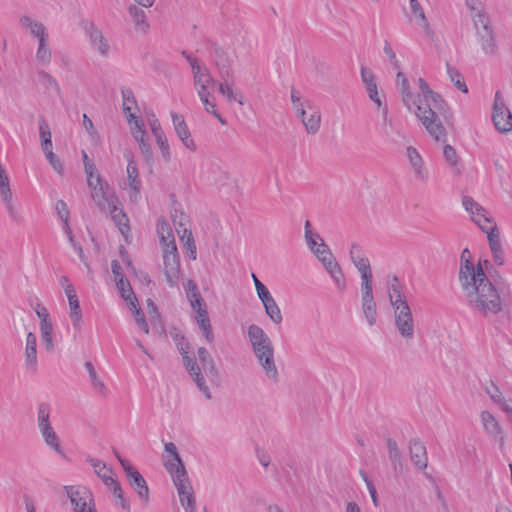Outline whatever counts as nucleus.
I'll use <instances>...</instances> for the list:
<instances>
[{
	"label": "nucleus",
	"instance_id": "obj_31",
	"mask_svg": "<svg viewBox=\"0 0 512 512\" xmlns=\"http://www.w3.org/2000/svg\"><path fill=\"white\" fill-rule=\"evenodd\" d=\"M37 84L44 88V91L48 95H60L61 89L58 81L50 73L39 70L37 72Z\"/></svg>",
	"mask_w": 512,
	"mask_h": 512
},
{
	"label": "nucleus",
	"instance_id": "obj_53",
	"mask_svg": "<svg viewBox=\"0 0 512 512\" xmlns=\"http://www.w3.org/2000/svg\"><path fill=\"white\" fill-rule=\"evenodd\" d=\"M165 161H170V148L165 133L154 136Z\"/></svg>",
	"mask_w": 512,
	"mask_h": 512
},
{
	"label": "nucleus",
	"instance_id": "obj_30",
	"mask_svg": "<svg viewBox=\"0 0 512 512\" xmlns=\"http://www.w3.org/2000/svg\"><path fill=\"white\" fill-rule=\"evenodd\" d=\"M88 32L93 48L96 49L101 56H108L110 45L102 32L94 25L89 27Z\"/></svg>",
	"mask_w": 512,
	"mask_h": 512
},
{
	"label": "nucleus",
	"instance_id": "obj_8",
	"mask_svg": "<svg viewBox=\"0 0 512 512\" xmlns=\"http://www.w3.org/2000/svg\"><path fill=\"white\" fill-rule=\"evenodd\" d=\"M475 26L483 52L487 55H495L497 52L496 36L485 15H477Z\"/></svg>",
	"mask_w": 512,
	"mask_h": 512
},
{
	"label": "nucleus",
	"instance_id": "obj_3",
	"mask_svg": "<svg viewBox=\"0 0 512 512\" xmlns=\"http://www.w3.org/2000/svg\"><path fill=\"white\" fill-rule=\"evenodd\" d=\"M247 336L252 352L265 376L273 383L279 381V372L275 363V349L270 337L257 324H251Z\"/></svg>",
	"mask_w": 512,
	"mask_h": 512
},
{
	"label": "nucleus",
	"instance_id": "obj_16",
	"mask_svg": "<svg viewBox=\"0 0 512 512\" xmlns=\"http://www.w3.org/2000/svg\"><path fill=\"white\" fill-rule=\"evenodd\" d=\"M164 451L169 453L172 457V459H169L166 462H164V467L167 470V472L170 473L172 478L176 476L184 477L185 474H188L185 465L178 453L177 447L174 443H165Z\"/></svg>",
	"mask_w": 512,
	"mask_h": 512
},
{
	"label": "nucleus",
	"instance_id": "obj_6",
	"mask_svg": "<svg viewBox=\"0 0 512 512\" xmlns=\"http://www.w3.org/2000/svg\"><path fill=\"white\" fill-rule=\"evenodd\" d=\"M207 51L218 70L220 78L224 81L232 78V59L230 58L228 51L214 41L207 42Z\"/></svg>",
	"mask_w": 512,
	"mask_h": 512
},
{
	"label": "nucleus",
	"instance_id": "obj_60",
	"mask_svg": "<svg viewBox=\"0 0 512 512\" xmlns=\"http://www.w3.org/2000/svg\"><path fill=\"white\" fill-rule=\"evenodd\" d=\"M39 133H40L41 142L42 141H50L52 138L49 125L47 124L45 119L42 117L39 120Z\"/></svg>",
	"mask_w": 512,
	"mask_h": 512
},
{
	"label": "nucleus",
	"instance_id": "obj_51",
	"mask_svg": "<svg viewBox=\"0 0 512 512\" xmlns=\"http://www.w3.org/2000/svg\"><path fill=\"white\" fill-rule=\"evenodd\" d=\"M201 102L205 106V110L212 114L214 117H216L222 125L226 124V120L222 118V116L217 112L216 110V104L215 102L210 100V92L206 93L205 96H199Z\"/></svg>",
	"mask_w": 512,
	"mask_h": 512
},
{
	"label": "nucleus",
	"instance_id": "obj_45",
	"mask_svg": "<svg viewBox=\"0 0 512 512\" xmlns=\"http://www.w3.org/2000/svg\"><path fill=\"white\" fill-rule=\"evenodd\" d=\"M68 302H69V308H70L69 316L71 318L72 324L76 329H79L80 323L82 320V313H81L78 297L76 296V297L69 298Z\"/></svg>",
	"mask_w": 512,
	"mask_h": 512
},
{
	"label": "nucleus",
	"instance_id": "obj_20",
	"mask_svg": "<svg viewBox=\"0 0 512 512\" xmlns=\"http://www.w3.org/2000/svg\"><path fill=\"white\" fill-rule=\"evenodd\" d=\"M409 454L413 464L420 470H424L428 465L426 447L418 438L411 439L409 442Z\"/></svg>",
	"mask_w": 512,
	"mask_h": 512
},
{
	"label": "nucleus",
	"instance_id": "obj_27",
	"mask_svg": "<svg viewBox=\"0 0 512 512\" xmlns=\"http://www.w3.org/2000/svg\"><path fill=\"white\" fill-rule=\"evenodd\" d=\"M128 194L132 202H136L140 196L141 181L137 165L127 164Z\"/></svg>",
	"mask_w": 512,
	"mask_h": 512
},
{
	"label": "nucleus",
	"instance_id": "obj_55",
	"mask_svg": "<svg viewBox=\"0 0 512 512\" xmlns=\"http://www.w3.org/2000/svg\"><path fill=\"white\" fill-rule=\"evenodd\" d=\"M485 392L489 395L491 400L497 404H500L504 401L502 392L494 383H491L490 386H487L485 388Z\"/></svg>",
	"mask_w": 512,
	"mask_h": 512
},
{
	"label": "nucleus",
	"instance_id": "obj_21",
	"mask_svg": "<svg viewBox=\"0 0 512 512\" xmlns=\"http://www.w3.org/2000/svg\"><path fill=\"white\" fill-rule=\"evenodd\" d=\"M480 419L484 431L493 439L499 441L502 444L504 442L503 429L494 415L489 411H482L480 414Z\"/></svg>",
	"mask_w": 512,
	"mask_h": 512
},
{
	"label": "nucleus",
	"instance_id": "obj_36",
	"mask_svg": "<svg viewBox=\"0 0 512 512\" xmlns=\"http://www.w3.org/2000/svg\"><path fill=\"white\" fill-rule=\"evenodd\" d=\"M361 309L367 323L373 326L377 321V306L373 298H361Z\"/></svg>",
	"mask_w": 512,
	"mask_h": 512
},
{
	"label": "nucleus",
	"instance_id": "obj_14",
	"mask_svg": "<svg viewBox=\"0 0 512 512\" xmlns=\"http://www.w3.org/2000/svg\"><path fill=\"white\" fill-rule=\"evenodd\" d=\"M476 224L480 227V229L487 234V239L489 242V247L493 254V259L496 264L504 265L505 263V254L502 249L501 241L499 238V231L494 224L493 226L484 225L480 220L476 221Z\"/></svg>",
	"mask_w": 512,
	"mask_h": 512
},
{
	"label": "nucleus",
	"instance_id": "obj_46",
	"mask_svg": "<svg viewBox=\"0 0 512 512\" xmlns=\"http://www.w3.org/2000/svg\"><path fill=\"white\" fill-rule=\"evenodd\" d=\"M447 73L449 75L450 80L454 83V85L463 93L468 92V88L463 80L461 73L450 64L447 63Z\"/></svg>",
	"mask_w": 512,
	"mask_h": 512
},
{
	"label": "nucleus",
	"instance_id": "obj_64",
	"mask_svg": "<svg viewBox=\"0 0 512 512\" xmlns=\"http://www.w3.org/2000/svg\"><path fill=\"white\" fill-rule=\"evenodd\" d=\"M191 69H192V74H193V82L198 79L203 78L204 76H206V74H210L209 69L205 66H201L199 63H197L196 65H193V67H191Z\"/></svg>",
	"mask_w": 512,
	"mask_h": 512
},
{
	"label": "nucleus",
	"instance_id": "obj_61",
	"mask_svg": "<svg viewBox=\"0 0 512 512\" xmlns=\"http://www.w3.org/2000/svg\"><path fill=\"white\" fill-rule=\"evenodd\" d=\"M443 155L445 160L452 166L456 165L458 162L457 154L455 149L450 145H445L443 149Z\"/></svg>",
	"mask_w": 512,
	"mask_h": 512
},
{
	"label": "nucleus",
	"instance_id": "obj_49",
	"mask_svg": "<svg viewBox=\"0 0 512 512\" xmlns=\"http://www.w3.org/2000/svg\"><path fill=\"white\" fill-rule=\"evenodd\" d=\"M50 407L47 403H40L37 412V424L39 429L50 425Z\"/></svg>",
	"mask_w": 512,
	"mask_h": 512
},
{
	"label": "nucleus",
	"instance_id": "obj_22",
	"mask_svg": "<svg viewBox=\"0 0 512 512\" xmlns=\"http://www.w3.org/2000/svg\"><path fill=\"white\" fill-rule=\"evenodd\" d=\"M361 80L365 86V90L370 100L373 101L378 108H381L383 106V103L379 97L375 75L372 72V70L366 68L365 66H362Z\"/></svg>",
	"mask_w": 512,
	"mask_h": 512
},
{
	"label": "nucleus",
	"instance_id": "obj_38",
	"mask_svg": "<svg viewBox=\"0 0 512 512\" xmlns=\"http://www.w3.org/2000/svg\"><path fill=\"white\" fill-rule=\"evenodd\" d=\"M37 340L34 333L29 332L26 337L25 356L29 366L35 367L37 363Z\"/></svg>",
	"mask_w": 512,
	"mask_h": 512
},
{
	"label": "nucleus",
	"instance_id": "obj_43",
	"mask_svg": "<svg viewBox=\"0 0 512 512\" xmlns=\"http://www.w3.org/2000/svg\"><path fill=\"white\" fill-rule=\"evenodd\" d=\"M134 121V127L131 128L133 137L139 143L146 141V131L144 130V124L141 120L137 118L134 113H130L128 115V122L132 124Z\"/></svg>",
	"mask_w": 512,
	"mask_h": 512
},
{
	"label": "nucleus",
	"instance_id": "obj_57",
	"mask_svg": "<svg viewBox=\"0 0 512 512\" xmlns=\"http://www.w3.org/2000/svg\"><path fill=\"white\" fill-rule=\"evenodd\" d=\"M187 298H188L190 305L194 311H196V309H198V308L206 307L205 301L199 291L189 294V296H187Z\"/></svg>",
	"mask_w": 512,
	"mask_h": 512
},
{
	"label": "nucleus",
	"instance_id": "obj_44",
	"mask_svg": "<svg viewBox=\"0 0 512 512\" xmlns=\"http://www.w3.org/2000/svg\"><path fill=\"white\" fill-rule=\"evenodd\" d=\"M265 313L274 324H280L283 320L281 310L275 299L263 303Z\"/></svg>",
	"mask_w": 512,
	"mask_h": 512
},
{
	"label": "nucleus",
	"instance_id": "obj_58",
	"mask_svg": "<svg viewBox=\"0 0 512 512\" xmlns=\"http://www.w3.org/2000/svg\"><path fill=\"white\" fill-rule=\"evenodd\" d=\"M111 269H112V273L114 275L116 284H121L122 285L123 281L125 280V277H124V274H123L122 267H121L120 263L117 260H113L111 262Z\"/></svg>",
	"mask_w": 512,
	"mask_h": 512
},
{
	"label": "nucleus",
	"instance_id": "obj_37",
	"mask_svg": "<svg viewBox=\"0 0 512 512\" xmlns=\"http://www.w3.org/2000/svg\"><path fill=\"white\" fill-rule=\"evenodd\" d=\"M42 437L44 438L45 443L52 448L58 454H63L61 445L59 443V438L54 431L53 427L50 425L42 427L39 429Z\"/></svg>",
	"mask_w": 512,
	"mask_h": 512
},
{
	"label": "nucleus",
	"instance_id": "obj_52",
	"mask_svg": "<svg viewBox=\"0 0 512 512\" xmlns=\"http://www.w3.org/2000/svg\"><path fill=\"white\" fill-rule=\"evenodd\" d=\"M229 80H222L218 83L219 92L226 97L229 102L237 101L240 105H243V101L238 99L234 94L231 85L228 83Z\"/></svg>",
	"mask_w": 512,
	"mask_h": 512
},
{
	"label": "nucleus",
	"instance_id": "obj_56",
	"mask_svg": "<svg viewBox=\"0 0 512 512\" xmlns=\"http://www.w3.org/2000/svg\"><path fill=\"white\" fill-rule=\"evenodd\" d=\"M202 368L205 371V373L213 380L218 379L219 377V371L216 367L215 361L212 358L211 360L207 361L206 363H202Z\"/></svg>",
	"mask_w": 512,
	"mask_h": 512
},
{
	"label": "nucleus",
	"instance_id": "obj_2",
	"mask_svg": "<svg viewBox=\"0 0 512 512\" xmlns=\"http://www.w3.org/2000/svg\"><path fill=\"white\" fill-rule=\"evenodd\" d=\"M418 85L420 93L415 95L416 105H413L416 115L431 137L436 141H445L446 131L443 122L451 118L450 109L423 78L418 79Z\"/></svg>",
	"mask_w": 512,
	"mask_h": 512
},
{
	"label": "nucleus",
	"instance_id": "obj_35",
	"mask_svg": "<svg viewBox=\"0 0 512 512\" xmlns=\"http://www.w3.org/2000/svg\"><path fill=\"white\" fill-rule=\"evenodd\" d=\"M130 16L133 19L135 29L139 32L146 33L149 29L146 13L135 5H131L128 9Z\"/></svg>",
	"mask_w": 512,
	"mask_h": 512
},
{
	"label": "nucleus",
	"instance_id": "obj_4",
	"mask_svg": "<svg viewBox=\"0 0 512 512\" xmlns=\"http://www.w3.org/2000/svg\"><path fill=\"white\" fill-rule=\"evenodd\" d=\"M171 337L175 342L179 353L182 356L184 365L193 378L198 389L205 395L207 399H211L212 395L209 387L206 385L205 379L201 373V369L196 362V359L189 356L190 344L185 339V336L180 331L171 332Z\"/></svg>",
	"mask_w": 512,
	"mask_h": 512
},
{
	"label": "nucleus",
	"instance_id": "obj_18",
	"mask_svg": "<svg viewBox=\"0 0 512 512\" xmlns=\"http://www.w3.org/2000/svg\"><path fill=\"white\" fill-rule=\"evenodd\" d=\"M108 187L109 185L102 181L99 174L96 175V183L94 184L92 182V186H89L91 189V197L101 211L107 209L113 196L107 194Z\"/></svg>",
	"mask_w": 512,
	"mask_h": 512
},
{
	"label": "nucleus",
	"instance_id": "obj_62",
	"mask_svg": "<svg viewBox=\"0 0 512 512\" xmlns=\"http://www.w3.org/2000/svg\"><path fill=\"white\" fill-rule=\"evenodd\" d=\"M56 213L61 221L69 220V211L67 204L63 200H58L55 205Z\"/></svg>",
	"mask_w": 512,
	"mask_h": 512
},
{
	"label": "nucleus",
	"instance_id": "obj_15",
	"mask_svg": "<svg viewBox=\"0 0 512 512\" xmlns=\"http://www.w3.org/2000/svg\"><path fill=\"white\" fill-rule=\"evenodd\" d=\"M107 208L109 209L111 219L118 227L121 234L127 238V235L130 232L129 219L121 207L119 198L117 196H112L110 205H108Z\"/></svg>",
	"mask_w": 512,
	"mask_h": 512
},
{
	"label": "nucleus",
	"instance_id": "obj_24",
	"mask_svg": "<svg viewBox=\"0 0 512 512\" xmlns=\"http://www.w3.org/2000/svg\"><path fill=\"white\" fill-rule=\"evenodd\" d=\"M462 204L467 212H469L472 216V220L476 223L477 220H480L482 224L493 226L491 219L488 218L485 214V209L478 204L472 197L463 196Z\"/></svg>",
	"mask_w": 512,
	"mask_h": 512
},
{
	"label": "nucleus",
	"instance_id": "obj_11",
	"mask_svg": "<svg viewBox=\"0 0 512 512\" xmlns=\"http://www.w3.org/2000/svg\"><path fill=\"white\" fill-rule=\"evenodd\" d=\"M172 480L177 489L180 503L185 512H196V499L188 474H185L184 477L176 476L172 478Z\"/></svg>",
	"mask_w": 512,
	"mask_h": 512
},
{
	"label": "nucleus",
	"instance_id": "obj_12",
	"mask_svg": "<svg viewBox=\"0 0 512 512\" xmlns=\"http://www.w3.org/2000/svg\"><path fill=\"white\" fill-rule=\"evenodd\" d=\"M164 274L170 287L178 284L180 277V259L177 246H172V250L163 251Z\"/></svg>",
	"mask_w": 512,
	"mask_h": 512
},
{
	"label": "nucleus",
	"instance_id": "obj_47",
	"mask_svg": "<svg viewBox=\"0 0 512 512\" xmlns=\"http://www.w3.org/2000/svg\"><path fill=\"white\" fill-rule=\"evenodd\" d=\"M193 84L198 96H205L206 93L210 92L209 86L214 84V79L210 73L206 74L203 78L194 81Z\"/></svg>",
	"mask_w": 512,
	"mask_h": 512
},
{
	"label": "nucleus",
	"instance_id": "obj_63",
	"mask_svg": "<svg viewBox=\"0 0 512 512\" xmlns=\"http://www.w3.org/2000/svg\"><path fill=\"white\" fill-rule=\"evenodd\" d=\"M157 233L160 237V236H167V235L173 234V231L171 229L170 224L166 220L159 219L157 222Z\"/></svg>",
	"mask_w": 512,
	"mask_h": 512
},
{
	"label": "nucleus",
	"instance_id": "obj_59",
	"mask_svg": "<svg viewBox=\"0 0 512 512\" xmlns=\"http://www.w3.org/2000/svg\"><path fill=\"white\" fill-rule=\"evenodd\" d=\"M134 318H135V321L137 323V325L139 326V328L146 334L149 333V326H148V323L145 319V316L143 314V311L142 309H137L136 311H134Z\"/></svg>",
	"mask_w": 512,
	"mask_h": 512
},
{
	"label": "nucleus",
	"instance_id": "obj_40",
	"mask_svg": "<svg viewBox=\"0 0 512 512\" xmlns=\"http://www.w3.org/2000/svg\"><path fill=\"white\" fill-rule=\"evenodd\" d=\"M410 10L418 25L425 31L429 30V23L425 16L424 10L418 0H410Z\"/></svg>",
	"mask_w": 512,
	"mask_h": 512
},
{
	"label": "nucleus",
	"instance_id": "obj_10",
	"mask_svg": "<svg viewBox=\"0 0 512 512\" xmlns=\"http://www.w3.org/2000/svg\"><path fill=\"white\" fill-rule=\"evenodd\" d=\"M395 316V326L404 339L414 337V321L410 306L404 303L392 306Z\"/></svg>",
	"mask_w": 512,
	"mask_h": 512
},
{
	"label": "nucleus",
	"instance_id": "obj_33",
	"mask_svg": "<svg viewBox=\"0 0 512 512\" xmlns=\"http://www.w3.org/2000/svg\"><path fill=\"white\" fill-rule=\"evenodd\" d=\"M397 83L400 88L402 100L409 110L416 105L415 95L410 91L409 82L402 72L397 73Z\"/></svg>",
	"mask_w": 512,
	"mask_h": 512
},
{
	"label": "nucleus",
	"instance_id": "obj_50",
	"mask_svg": "<svg viewBox=\"0 0 512 512\" xmlns=\"http://www.w3.org/2000/svg\"><path fill=\"white\" fill-rule=\"evenodd\" d=\"M85 368L87 369L88 373H89V377H90V381L93 385V387L99 391L100 393L104 394L105 391H106V386L105 384L98 378L97 376V373L94 369V366L92 365L91 362H86L85 363Z\"/></svg>",
	"mask_w": 512,
	"mask_h": 512
},
{
	"label": "nucleus",
	"instance_id": "obj_17",
	"mask_svg": "<svg viewBox=\"0 0 512 512\" xmlns=\"http://www.w3.org/2000/svg\"><path fill=\"white\" fill-rule=\"evenodd\" d=\"M324 257L319 260L326 271L329 273L331 278L334 280L335 285L340 291H343L346 287V281L342 269L332 253H323Z\"/></svg>",
	"mask_w": 512,
	"mask_h": 512
},
{
	"label": "nucleus",
	"instance_id": "obj_39",
	"mask_svg": "<svg viewBox=\"0 0 512 512\" xmlns=\"http://www.w3.org/2000/svg\"><path fill=\"white\" fill-rule=\"evenodd\" d=\"M52 52L48 44V35L41 37L38 40V48L36 51V59L43 65H48L51 62Z\"/></svg>",
	"mask_w": 512,
	"mask_h": 512
},
{
	"label": "nucleus",
	"instance_id": "obj_1",
	"mask_svg": "<svg viewBox=\"0 0 512 512\" xmlns=\"http://www.w3.org/2000/svg\"><path fill=\"white\" fill-rule=\"evenodd\" d=\"M459 281L470 308L484 316L502 311L499 291L486 276L480 264L475 268L472 261L466 260L460 267Z\"/></svg>",
	"mask_w": 512,
	"mask_h": 512
},
{
	"label": "nucleus",
	"instance_id": "obj_19",
	"mask_svg": "<svg viewBox=\"0 0 512 512\" xmlns=\"http://www.w3.org/2000/svg\"><path fill=\"white\" fill-rule=\"evenodd\" d=\"M171 118L173 121L175 132H176L177 136L179 137V139L181 140V142L183 143V145L187 149H189L191 151H195L196 144H195L194 140L191 138V134H190L188 126L185 122L184 117L182 115L172 112Z\"/></svg>",
	"mask_w": 512,
	"mask_h": 512
},
{
	"label": "nucleus",
	"instance_id": "obj_48",
	"mask_svg": "<svg viewBox=\"0 0 512 512\" xmlns=\"http://www.w3.org/2000/svg\"><path fill=\"white\" fill-rule=\"evenodd\" d=\"M121 94L123 99V110L125 113L130 114L133 106L137 108V101L134 93L130 88H123L121 90Z\"/></svg>",
	"mask_w": 512,
	"mask_h": 512
},
{
	"label": "nucleus",
	"instance_id": "obj_25",
	"mask_svg": "<svg viewBox=\"0 0 512 512\" xmlns=\"http://www.w3.org/2000/svg\"><path fill=\"white\" fill-rule=\"evenodd\" d=\"M407 157L413 169L415 178L422 183H426L428 180V173L423 166V160L418 151L414 147L409 146L407 148Z\"/></svg>",
	"mask_w": 512,
	"mask_h": 512
},
{
	"label": "nucleus",
	"instance_id": "obj_7",
	"mask_svg": "<svg viewBox=\"0 0 512 512\" xmlns=\"http://www.w3.org/2000/svg\"><path fill=\"white\" fill-rule=\"evenodd\" d=\"M75 512H97L92 493L84 486H65Z\"/></svg>",
	"mask_w": 512,
	"mask_h": 512
},
{
	"label": "nucleus",
	"instance_id": "obj_32",
	"mask_svg": "<svg viewBox=\"0 0 512 512\" xmlns=\"http://www.w3.org/2000/svg\"><path fill=\"white\" fill-rule=\"evenodd\" d=\"M20 25L28 30L30 34L40 40L41 37H46L48 35L45 26L30 16L24 15L19 19Z\"/></svg>",
	"mask_w": 512,
	"mask_h": 512
},
{
	"label": "nucleus",
	"instance_id": "obj_23",
	"mask_svg": "<svg viewBox=\"0 0 512 512\" xmlns=\"http://www.w3.org/2000/svg\"><path fill=\"white\" fill-rule=\"evenodd\" d=\"M350 258L361 274V277L372 276L370 262L367 257L364 256L362 248L357 243H353L350 249Z\"/></svg>",
	"mask_w": 512,
	"mask_h": 512
},
{
	"label": "nucleus",
	"instance_id": "obj_28",
	"mask_svg": "<svg viewBox=\"0 0 512 512\" xmlns=\"http://www.w3.org/2000/svg\"><path fill=\"white\" fill-rule=\"evenodd\" d=\"M195 313H196V316H195L196 323L198 324L199 328L201 329L205 340L208 343H212L214 341V333L212 330V326H211L207 308L206 307L198 308V309H196Z\"/></svg>",
	"mask_w": 512,
	"mask_h": 512
},
{
	"label": "nucleus",
	"instance_id": "obj_41",
	"mask_svg": "<svg viewBox=\"0 0 512 512\" xmlns=\"http://www.w3.org/2000/svg\"><path fill=\"white\" fill-rule=\"evenodd\" d=\"M180 240L183 243V247L187 250L189 258L191 260H196L197 249L192 232L187 228H183L182 235H180Z\"/></svg>",
	"mask_w": 512,
	"mask_h": 512
},
{
	"label": "nucleus",
	"instance_id": "obj_34",
	"mask_svg": "<svg viewBox=\"0 0 512 512\" xmlns=\"http://www.w3.org/2000/svg\"><path fill=\"white\" fill-rule=\"evenodd\" d=\"M388 296L392 306L400 305V303L407 304L403 295V287L397 276H394L388 284Z\"/></svg>",
	"mask_w": 512,
	"mask_h": 512
},
{
	"label": "nucleus",
	"instance_id": "obj_54",
	"mask_svg": "<svg viewBox=\"0 0 512 512\" xmlns=\"http://www.w3.org/2000/svg\"><path fill=\"white\" fill-rule=\"evenodd\" d=\"M372 277L373 276H365L361 277V298H373V288H372Z\"/></svg>",
	"mask_w": 512,
	"mask_h": 512
},
{
	"label": "nucleus",
	"instance_id": "obj_9",
	"mask_svg": "<svg viewBox=\"0 0 512 512\" xmlns=\"http://www.w3.org/2000/svg\"><path fill=\"white\" fill-rule=\"evenodd\" d=\"M492 120L498 131L509 132L512 130V114L506 107L501 91L495 93Z\"/></svg>",
	"mask_w": 512,
	"mask_h": 512
},
{
	"label": "nucleus",
	"instance_id": "obj_42",
	"mask_svg": "<svg viewBox=\"0 0 512 512\" xmlns=\"http://www.w3.org/2000/svg\"><path fill=\"white\" fill-rule=\"evenodd\" d=\"M40 333L43 344L48 351H52L54 348L53 344V325L51 321H40Z\"/></svg>",
	"mask_w": 512,
	"mask_h": 512
},
{
	"label": "nucleus",
	"instance_id": "obj_5",
	"mask_svg": "<svg viewBox=\"0 0 512 512\" xmlns=\"http://www.w3.org/2000/svg\"><path fill=\"white\" fill-rule=\"evenodd\" d=\"M87 462L94 468V472L102 482L120 500V505L125 509H129V502L124 498L120 483L113 477V471L107 468L104 462L96 458H88Z\"/></svg>",
	"mask_w": 512,
	"mask_h": 512
},
{
	"label": "nucleus",
	"instance_id": "obj_26",
	"mask_svg": "<svg viewBox=\"0 0 512 512\" xmlns=\"http://www.w3.org/2000/svg\"><path fill=\"white\" fill-rule=\"evenodd\" d=\"M306 106L309 112L302 123L305 127L306 132L310 135H314L320 130L321 113L319 108L313 106L311 101L309 100H306Z\"/></svg>",
	"mask_w": 512,
	"mask_h": 512
},
{
	"label": "nucleus",
	"instance_id": "obj_29",
	"mask_svg": "<svg viewBox=\"0 0 512 512\" xmlns=\"http://www.w3.org/2000/svg\"><path fill=\"white\" fill-rule=\"evenodd\" d=\"M386 444L388 448V457L391 462L393 471L395 474H401L403 472V458L402 453L398 447V443L393 438H387Z\"/></svg>",
	"mask_w": 512,
	"mask_h": 512
},
{
	"label": "nucleus",
	"instance_id": "obj_13",
	"mask_svg": "<svg viewBox=\"0 0 512 512\" xmlns=\"http://www.w3.org/2000/svg\"><path fill=\"white\" fill-rule=\"evenodd\" d=\"M121 466L126 473L131 488L135 490L142 501L147 503L149 500V488L144 477L127 460H121Z\"/></svg>",
	"mask_w": 512,
	"mask_h": 512
}]
</instances>
